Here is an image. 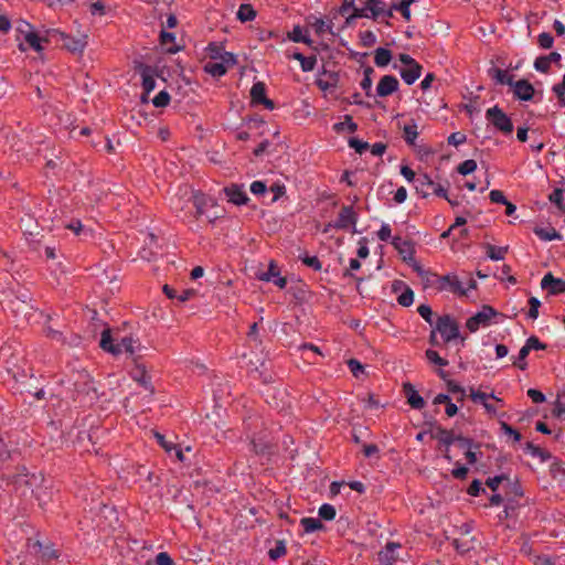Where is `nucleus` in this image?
Returning a JSON list of instances; mask_svg holds the SVG:
<instances>
[{
    "mask_svg": "<svg viewBox=\"0 0 565 565\" xmlns=\"http://www.w3.org/2000/svg\"><path fill=\"white\" fill-rule=\"evenodd\" d=\"M42 480V475L29 473L24 466H19L15 473L11 477L9 484H3L7 490L21 500L28 501L32 498L33 487Z\"/></svg>",
    "mask_w": 565,
    "mask_h": 565,
    "instance_id": "f257e3e1",
    "label": "nucleus"
},
{
    "mask_svg": "<svg viewBox=\"0 0 565 565\" xmlns=\"http://www.w3.org/2000/svg\"><path fill=\"white\" fill-rule=\"evenodd\" d=\"M20 466L19 454H11L0 441V488L9 484L11 477L15 473V469Z\"/></svg>",
    "mask_w": 565,
    "mask_h": 565,
    "instance_id": "f03ea898",
    "label": "nucleus"
},
{
    "mask_svg": "<svg viewBox=\"0 0 565 565\" xmlns=\"http://www.w3.org/2000/svg\"><path fill=\"white\" fill-rule=\"evenodd\" d=\"M47 34L52 36V41L61 44L71 53H82L87 45L86 36L73 38L58 30H50Z\"/></svg>",
    "mask_w": 565,
    "mask_h": 565,
    "instance_id": "7ed1b4c3",
    "label": "nucleus"
},
{
    "mask_svg": "<svg viewBox=\"0 0 565 565\" xmlns=\"http://www.w3.org/2000/svg\"><path fill=\"white\" fill-rule=\"evenodd\" d=\"M486 118L489 122L503 135L513 132V122L511 118L499 107L493 106L486 111Z\"/></svg>",
    "mask_w": 565,
    "mask_h": 565,
    "instance_id": "20e7f679",
    "label": "nucleus"
},
{
    "mask_svg": "<svg viewBox=\"0 0 565 565\" xmlns=\"http://www.w3.org/2000/svg\"><path fill=\"white\" fill-rule=\"evenodd\" d=\"M416 191L423 198H427L430 193H434L439 198L447 199V189L441 184L434 182L426 173L419 174L416 178Z\"/></svg>",
    "mask_w": 565,
    "mask_h": 565,
    "instance_id": "39448f33",
    "label": "nucleus"
},
{
    "mask_svg": "<svg viewBox=\"0 0 565 565\" xmlns=\"http://www.w3.org/2000/svg\"><path fill=\"white\" fill-rule=\"evenodd\" d=\"M445 291L451 292L457 297H466L469 289L477 288V281L469 277L467 281V288L463 287V282L459 279L456 274L444 275Z\"/></svg>",
    "mask_w": 565,
    "mask_h": 565,
    "instance_id": "423d86ee",
    "label": "nucleus"
},
{
    "mask_svg": "<svg viewBox=\"0 0 565 565\" xmlns=\"http://www.w3.org/2000/svg\"><path fill=\"white\" fill-rule=\"evenodd\" d=\"M435 328L440 333L445 343H448L460 335L457 321L449 315L438 317Z\"/></svg>",
    "mask_w": 565,
    "mask_h": 565,
    "instance_id": "0eeeda50",
    "label": "nucleus"
},
{
    "mask_svg": "<svg viewBox=\"0 0 565 565\" xmlns=\"http://www.w3.org/2000/svg\"><path fill=\"white\" fill-rule=\"evenodd\" d=\"M495 316L497 311L492 307L483 306L482 310L467 320L466 327L470 332H476L481 326H488L491 319Z\"/></svg>",
    "mask_w": 565,
    "mask_h": 565,
    "instance_id": "6e6552de",
    "label": "nucleus"
},
{
    "mask_svg": "<svg viewBox=\"0 0 565 565\" xmlns=\"http://www.w3.org/2000/svg\"><path fill=\"white\" fill-rule=\"evenodd\" d=\"M250 102L253 105H263L266 109L275 108L274 100L266 96V85L263 82H256L250 88Z\"/></svg>",
    "mask_w": 565,
    "mask_h": 565,
    "instance_id": "1a4fd4ad",
    "label": "nucleus"
},
{
    "mask_svg": "<svg viewBox=\"0 0 565 565\" xmlns=\"http://www.w3.org/2000/svg\"><path fill=\"white\" fill-rule=\"evenodd\" d=\"M431 438L438 440L446 447L445 458L450 461L451 457L449 456V446L455 443L454 430H448L443 428L440 425H436L431 429Z\"/></svg>",
    "mask_w": 565,
    "mask_h": 565,
    "instance_id": "9d476101",
    "label": "nucleus"
},
{
    "mask_svg": "<svg viewBox=\"0 0 565 565\" xmlns=\"http://www.w3.org/2000/svg\"><path fill=\"white\" fill-rule=\"evenodd\" d=\"M356 221L358 217L353 207L350 205H344L339 212L338 218L334 223V227L339 230H348L350 227H354Z\"/></svg>",
    "mask_w": 565,
    "mask_h": 565,
    "instance_id": "9b49d317",
    "label": "nucleus"
},
{
    "mask_svg": "<svg viewBox=\"0 0 565 565\" xmlns=\"http://www.w3.org/2000/svg\"><path fill=\"white\" fill-rule=\"evenodd\" d=\"M418 273L425 288H431L437 292L445 291L444 275H438L430 270H419Z\"/></svg>",
    "mask_w": 565,
    "mask_h": 565,
    "instance_id": "f8f14e48",
    "label": "nucleus"
},
{
    "mask_svg": "<svg viewBox=\"0 0 565 565\" xmlns=\"http://www.w3.org/2000/svg\"><path fill=\"white\" fill-rule=\"evenodd\" d=\"M541 287L551 295L565 292V279L556 278L552 273H547L541 280Z\"/></svg>",
    "mask_w": 565,
    "mask_h": 565,
    "instance_id": "ddd939ff",
    "label": "nucleus"
},
{
    "mask_svg": "<svg viewBox=\"0 0 565 565\" xmlns=\"http://www.w3.org/2000/svg\"><path fill=\"white\" fill-rule=\"evenodd\" d=\"M206 52L211 61L221 60L232 65L236 63L234 54L225 52L223 45L218 43L211 42L206 47Z\"/></svg>",
    "mask_w": 565,
    "mask_h": 565,
    "instance_id": "4468645a",
    "label": "nucleus"
},
{
    "mask_svg": "<svg viewBox=\"0 0 565 565\" xmlns=\"http://www.w3.org/2000/svg\"><path fill=\"white\" fill-rule=\"evenodd\" d=\"M401 547L402 545L399 543L388 542L385 547L379 552V565H394V563L398 559L396 550Z\"/></svg>",
    "mask_w": 565,
    "mask_h": 565,
    "instance_id": "2eb2a0df",
    "label": "nucleus"
},
{
    "mask_svg": "<svg viewBox=\"0 0 565 565\" xmlns=\"http://www.w3.org/2000/svg\"><path fill=\"white\" fill-rule=\"evenodd\" d=\"M514 97L520 100H531L534 96L535 89L527 79H519L512 84Z\"/></svg>",
    "mask_w": 565,
    "mask_h": 565,
    "instance_id": "dca6fc26",
    "label": "nucleus"
},
{
    "mask_svg": "<svg viewBox=\"0 0 565 565\" xmlns=\"http://www.w3.org/2000/svg\"><path fill=\"white\" fill-rule=\"evenodd\" d=\"M399 86L398 79L393 75H384L376 87V94L380 97H386L397 92Z\"/></svg>",
    "mask_w": 565,
    "mask_h": 565,
    "instance_id": "f3484780",
    "label": "nucleus"
},
{
    "mask_svg": "<svg viewBox=\"0 0 565 565\" xmlns=\"http://www.w3.org/2000/svg\"><path fill=\"white\" fill-rule=\"evenodd\" d=\"M156 75H157L156 70L152 68L151 66L143 65L141 67V78H142V89H143L142 102H146L150 92H152L154 89Z\"/></svg>",
    "mask_w": 565,
    "mask_h": 565,
    "instance_id": "a211bd4d",
    "label": "nucleus"
},
{
    "mask_svg": "<svg viewBox=\"0 0 565 565\" xmlns=\"http://www.w3.org/2000/svg\"><path fill=\"white\" fill-rule=\"evenodd\" d=\"M224 193L228 200V202L235 205L246 204L248 201V196L243 189V185L231 184L224 189Z\"/></svg>",
    "mask_w": 565,
    "mask_h": 565,
    "instance_id": "6ab92c4d",
    "label": "nucleus"
},
{
    "mask_svg": "<svg viewBox=\"0 0 565 565\" xmlns=\"http://www.w3.org/2000/svg\"><path fill=\"white\" fill-rule=\"evenodd\" d=\"M32 498H34L42 507L52 500L51 487L46 484V480L42 476V480L33 487Z\"/></svg>",
    "mask_w": 565,
    "mask_h": 565,
    "instance_id": "aec40b11",
    "label": "nucleus"
},
{
    "mask_svg": "<svg viewBox=\"0 0 565 565\" xmlns=\"http://www.w3.org/2000/svg\"><path fill=\"white\" fill-rule=\"evenodd\" d=\"M403 391L405 396L407 397V403L414 409H422L425 406L424 398L417 393L414 386L411 383H405L403 385Z\"/></svg>",
    "mask_w": 565,
    "mask_h": 565,
    "instance_id": "412c9836",
    "label": "nucleus"
},
{
    "mask_svg": "<svg viewBox=\"0 0 565 565\" xmlns=\"http://www.w3.org/2000/svg\"><path fill=\"white\" fill-rule=\"evenodd\" d=\"M392 245L401 255H403L404 259L413 258L415 254V248L414 244L411 241L404 239L399 236H395L392 239Z\"/></svg>",
    "mask_w": 565,
    "mask_h": 565,
    "instance_id": "4be33fe9",
    "label": "nucleus"
},
{
    "mask_svg": "<svg viewBox=\"0 0 565 565\" xmlns=\"http://www.w3.org/2000/svg\"><path fill=\"white\" fill-rule=\"evenodd\" d=\"M74 386L77 396L88 395L89 392L94 390L90 375L85 371L77 373V380L75 381Z\"/></svg>",
    "mask_w": 565,
    "mask_h": 565,
    "instance_id": "5701e85b",
    "label": "nucleus"
},
{
    "mask_svg": "<svg viewBox=\"0 0 565 565\" xmlns=\"http://www.w3.org/2000/svg\"><path fill=\"white\" fill-rule=\"evenodd\" d=\"M6 309L9 310L14 317L20 315L26 316L31 307L24 300H20L18 297L9 299L6 305Z\"/></svg>",
    "mask_w": 565,
    "mask_h": 565,
    "instance_id": "b1692460",
    "label": "nucleus"
},
{
    "mask_svg": "<svg viewBox=\"0 0 565 565\" xmlns=\"http://www.w3.org/2000/svg\"><path fill=\"white\" fill-rule=\"evenodd\" d=\"M131 377L140 383L146 390L150 393H153V387L151 385V377L146 371V367L142 365H136V367L131 371Z\"/></svg>",
    "mask_w": 565,
    "mask_h": 565,
    "instance_id": "393cba45",
    "label": "nucleus"
},
{
    "mask_svg": "<svg viewBox=\"0 0 565 565\" xmlns=\"http://www.w3.org/2000/svg\"><path fill=\"white\" fill-rule=\"evenodd\" d=\"M24 40L31 49L41 52L44 49L43 43L52 42V36L47 33L45 36H40L36 32H29L25 34Z\"/></svg>",
    "mask_w": 565,
    "mask_h": 565,
    "instance_id": "a878e982",
    "label": "nucleus"
},
{
    "mask_svg": "<svg viewBox=\"0 0 565 565\" xmlns=\"http://www.w3.org/2000/svg\"><path fill=\"white\" fill-rule=\"evenodd\" d=\"M415 0H399V3H393L386 11V18H393V11H398L406 21H411L409 7Z\"/></svg>",
    "mask_w": 565,
    "mask_h": 565,
    "instance_id": "bb28decb",
    "label": "nucleus"
},
{
    "mask_svg": "<svg viewBox=\"0 0 565 565\" xmlns=\"http://www.w3.org/2000/svg\"><path fill=\"white\" fill-rule=\"evenodd\" d=\"M227 65H232L231 63H226L220 60V62L209 61L204 64V72L212 75L213 77H221L226 74Z\"/></svg>",
    "mask_w": 565,
    "mask_h": 565,
    "instance_id": "cd10ccee",
    "label": "nucleus"
},
{
    "mask_svg": "<svg viewBox=\"0 0 565 565\" xmlns=\"http://www.w3.org/2000/svg\"><path fill=\"white\" fill-rule=\"evenodd\" d=\"M422 70L423 67L420 64L414 63L413 66L403 68L401 71V77L407 85H412L420 77Z\"/></svg>",
    "mask_w": 565,
    "mask_h": 565,
    "instance_id": "c85d7f7f",
    "label": "nucleus"
},
{
    "mask_svg": "<svg viewBox=\"0 0 565 565\" xmlns=\"http://www.w3.org/2000/svg\"><path fill=\"white\" fill-rule=\"evenodd\" d=\"M99 345L104 351L110 352L114 355L120 354L121 349L117 348L116 344L114 343V339L111 337L109 329H106L102 332Z\"/></svg>",
    "mask_w": 565,
    "mask_h": 565,
    "instance_id": "c756f323",
    "label": "nucleus"
},
{
    "mask_svg": "<svg viewBox=\"0 0 565 565\" xmlns=\"http://www.w3.org/2000/svg\"><path fill=\"white\" fill-rule=\"evenodd\" d=\"M489 76L495 81L497 84L500 85H509L512 86L513 84V75H510L508 71L492 67L489 70Z\"/></svg>",
    "mask_w": 565,
    "mask_h": 565,
    "instance_id": "7c9ffc66",
    "label": "nucleus"
},
{
    "mask_svg": "<svg viewBox=\"0 0 565 565\" xmlns=\"http://www.w3.org/2000/svg\"><path fill=\"white\" fill-rule=\"evenodd\" d=\"M34 554L43 561L55 559L58 557L57 552L50 546H44L39 541L33 544Z\"/></svg>",
    "mask_w": 565,
    "mask_h": 565,
    "instance_id": "2f4dec72",
    "label": "nucleus"
},
{
    "mask_svg": "<svg viewBox=\"0 0 565 565\" xmlns=\"http://www.w3.org/2000/svg\"><path fill=\"white\" fill-rule=\"evenodd\" d=\"M367 9L371 12V17L375 20L380 15L386 17V4L382 0H366Z\"/></svg>",
    "mask_w": 565,
    "mask_h": 565,
    "instance_id": "473e14b6",
    "label": "nucleus"
},
{
    "mask_svg": "<svg viewBox=\"0 0 565 565\" xmlns=\"http://www.w3.org/2000/svg\"><path fill=\"white\" fill-rule=\"evenodd\" d=\"M300 524L305 533H312L318 530L324 529L322 521L319 518H302Z\"/></svg>",
    "mask_w": 565,
    "mask_h": 565,
    "instance_id": "72a5a7b5",
    "label": "nucleus"
},
{
    "mask_svg": "<svg viewBox=\"0 0 565 565\" xmlns=\"http://www.w3.org/2000/svg\"><path fill=\"white\" fill-rule=\"evenodd\" d=\"M534 233L542 241L561 239V234L552 226L550 227H535Z\"/></svg>",
    "mask_w": 565,
    "mask_h": 565,
    "instance_id": "f704fd0d",
    "label": "nucleus"
},
{
    "mask_svg": "<svg viewBox=\"0 0 565 565\" xmlns=\"http://www.w3.org/2000/svg\"><path fill=\"white\" fill-rule=\"evenodd\" d=\"M292 57L300 62L303 72H310L316 67L317 57L315 55L305 56L302 53L296 52Z\"/></svg>",
    "mask_w": 565,
    "mask_h": 565,
    "instance_id": "c9c22d12",
    "label": "nucleus"
},
{
    "mask_svg": "<svg viewBox=\"0 0 565 565\" xmlns=\"http://www.w3.org/2000/svg\"><path fill=\"white\" fill-rule=\"evenodd\" d=\"M392 60V53L390 50L384 47H379L374 53V63L379 67H384L390 64Z\"/></svg>",
    "mask_w": 565,
    "mask_h": 565,
    "instance_id": "e433bc0d",
    "label": "nucleus"
},
{
    "mask_svg": "<svg viewBox=\"0 0 565 565\" xmlns=\"http://www.w3.org/2000/svg\"><path fill=\"white\" fill-rule=\"evenodd\" d=\"M256 18V11L249 3H243L237 11V19L242 22L253 21Z\"/></svg>",
    "mask_w": 565,
    "mask_h": 565,
    "instance_id": "4c0bfd02",
    "label": "nucleus"
},
{
    "mask_svg": "<svg viewBox=\"0 0 565 565\" xmlns=\"http://www.w3.org/2000/svg\"><path fill=\"white\" fill-rule=\"evenodd\" d=\"M138 341L132 339L131 337H124L119 342L116 343L117 348H120V353L125 352L130 355H134L136 352V343Z\"/></svg>",
    "mask_w": 565,
    "mask_h": 565,
    "instance_id": "58836bf2",
    "label": "nucleus"
},
{
    "mask_svg": "<svg viewBox=\"0 0 565 565\" xmlns=\"http://www.w3.org/2000/svg\"><path fill=\"white\" fill-rule=\"evenodd\" d=\"M487 256L491 258L492 260H500L505 257V254L508 253V246L505 247H498L491 244H487L486 246Z\"/></svg>",
    "mask_w": 565,
    "mask_h": 565,
    "instance_id": "ea45409f",
    "label": "nucleus"
},
{
    "mask_svg": "<svg viewBox=\"0 0 565 565\" xmlns=\"http://www.w3.org/2000/svg\"><path fill=\"white\" fill-rule=\"evenodd\" d=\"M280 275V269L275 260H270L267 271L259 275V279L264 281H271Z\"/></svg>",
    "mask_w": 565,
    "mask_h": 565,
    "instance_id": "a19ab883",
    "label": "nucleus"
},
{
    "mask_svg": "<svg viewBox=\"0 0 565 565\" xmlns=\"http://www.w3.org/2000/svg\"><path fill=\"white\" fill-rule=\"evenodd\" d=\"M374 73V70L371 66H367L364 68V76L360 83L363 90H365L366 95H371V87H372V74Z\"/></svg>",
    "mask_w": 565,
    "mask_h": 565,
    "instance_id": "79ce46f5",
    "label": "nucleus"
},
{
    "mask_svg": "<svg viewBox=\"0 0 565 565\" xmlns=\"http://www.w3.org/2000/svg\"><path fill=\"white\" fill-rule=\"evenodd\" d=\"M425 356L429 363L436 364L440 367L448 365V361L446 359L441 358L438 354V352L435 350H431V349L426 350Z\"/></svg>",
    "mask_w": 565,
    "mask_h": 565,
    "instance_id": "37998d69",
    "label": "nucleus"
},
{
    "mask_svg": "<svg viewBox=\"0 0 565 565\" xmlns=\"http://www.w3.org/2000/svg\"><path fill=\"white\" fill-rule=\"evenodd\" d=\"M404 131V139L405 141L413 146L415 143V140L416 138L418 137V131H417V125L416 124H413V125H406L403 129Z\"/></svg>",
    "mask_w": 565,
    "mask_h": 565,
    "instance_id": "c03bdc74",
    "label": "nucleus"
},
{
    "mask_svg": "<svg viewBox=\"0 0 565 565\" xmlns=\"http://www.w3.org/2000/svg\"><path fill=\"white\" fill-rule=\"evenodd\" d=\"M447 390L448 392L458 395V402H462L466 397L465 388L452 380H447Z\"/></svg>",
    "mask_w": 565,
    "mask_h": 565,
    "instance_id": "a18cd8bd",
    "label": "nucleus"
},
{
    "mask_svg": "<svg viewBox=\"0 0 565 565\" xmlns=\"http://www.w3.org/2000/svg\"><path fill=\"white\" fill-rule=\"evenodd\" d=\"M335 509L333 505L324 503L319 508V519L331 521L335 518Z\"/></svg>",
    "mask_w": 565,
    "mask_h": 565,
    "instance_id": "49530a36",
    "label": "nucleus"
},
{
    "mask_svg": "<svg viewBox=\"0 0 565 565\" xmlns=\"http://www.w3.org/2000/svg\"><path fill=\"white\" fill-rule=\"evenodd\" d=\"M476 169H477V162L473 159L465 160L457 167L458 173H460L462 175L470 174V173L475 172Z\"/></svg>",
    "mask_w": 565,
    "mask_h": 565,
    "instance_id": "de8ad7c7",
    "label": "nucleus"
},
{
    "mask_svg": "<svg viewBox=\"0 0 565 565\" xmlns=\"http://www.w3.org/2000/svg\"><path fill=\"white\" fill-rule=\"evenodd\" d=\"M548 200L554 203L558 210L565 212V206L563 205L564 193L562 189H555L550 195Z\"/></svg>",
    "mask_w": 565,
    "mask_h": 565,
    "instance_id": "09e8293b",
    "label": "nucleus"
},
{
    "mask_svg": "<svg viewBox=\"0 0 565 565\" xmlns=\"http://www.w3.org/2000/svg\"><path fill=\"white\" fill-rule=\"evenodd\" d=\"M414 301V292L409 287H406L405 290L398 296L397 302L403 307H409Z\"/></svg>",
    "mask_w": 565,
    "mask_h": 565,
    "instance_id": "8fccbe9b",
    "label": "nucleus"
},
{
    "mask_svg": "<svg viewBox=\"0 0 565 565\" xmlns=\"http://www.w3.org/2000/svg\"><path fill=\"white\" fill-rule=\"evenodd\" d=\"M287 548L285 546V543L282 541H278L276 543V546L274 548H270L268 552V555L270 559L276 561L280 558L281 556L286 555Z\"/></svg>",
    "mask_w": 565,
    "mask_h": 565,
    "instance_id": "3c124183",
    "label": "nucleus"
},
{
    "mask_svg": "<svg viewBox=\"0 0 565 565\" xmlns=\"http://www.w3.org/2000/svg\"><path fill=\"white\" fill-rule=\"evenodd\" d=\"M360 268H361V263H360V260H359V259H356V258H352V259L350 260V268H349V269H347V270L344 271V274H343V276H344V277H352V278H354V279L356 280L358 287H359V286H360V284L363 281V278L354 276V275L351 273V270H358V269H360Z\"/></svg>",
    "mask_w": 565,
    "mask_h": 565,
    "instance_id": "603ef678",
    "label": "nucleus"
},
{
    "mask_svg": "<svg viewBox=\"0 0 565 565\" xmlns=\"http://www.w3.org/2000/svg\"><path fill=\"white\" fill-rule=\"evenodd\" d=\"M170 95L168 92L166 90H161L153 99H152V104L154 107H158V108H161V107H166L169 105L170 103Z\"/></svg>",
    "mask_w": 565,
    "mask_h": 565,
    "instance_id": "864d4df0",
    "label": "nucleus"
},
{
    "mask_svg": "<svg viewBox=\"0 0 565 565\" xmlns=\"http://www.w3.org/2000/svg\"><path fill=\"white\" fill-rule=\"evenodd\" d=\"M470 398L473 402H480L482 405L484 402H488V398H493L497 402H502L500 398L495 397L493 394L488 395L487 393L480 392V391H473L471 390Z\"/></svg>",
    "mask_w": 565,
    "mask_h": 565,
    "instance_id": "5fc2aeb1",
    "label": "nucleus"
},
{
    "mask_svg": "<svg viewBox=\"0 0 565 565\" xmlns=\"http://www.w3.org/2000/svg\"><path fill=\"white\" fill-rule=\"evenodd\" d=\"M534 67L536 71H539L541 73H548L550 68H551V63H550L548 58L546 57V55L536 57V60L534 62Z\"/></svg>",
    "mask_w": 565,
    "mask_h": 565,
    "instance_id": "6e6d98bb",
    "label": "nucleus"
},
{
    "mask_svg": "<svg viewBox=\"0 0 565 565\" xmlns=\"http://www.w3.org/2000/svg\"><path fill=\"white\" fill-rule=\"evenodd\" d=\"M300 259L306 266L312 268L316 271H320L322 268V263L320 262V259L317 256H308L307 255L305 257H301Z\"/></svg>",
    "mask_w": 565,
    "mask_h": 565,
    "instance_id": "4d7b16f0",
    "label": "nucleus"
},
{
    "mask_svg": "<svg viewBox=\"0 0 565 565\" xmlns=\"http://www.w3.org/2000/svg\"><path fill=\"white\" fill-rule=\"evenodd\" d=\"M529 350L523 345L521 350L519 351L518 359L513 362V365H515L518 369L524 371L527 366V363L525 362L526 356L529 355Z\"/></svg>",
    "mask_w": 565,
    "mask_h": 565,
    "instance_id": "13d9d810",
    "label": "nucleus"
},
{
    "mask_svg": "<svg viewBox=\"0 0 565 565\" xmlns=\"http://www.w3.org/2000/svg\"><path fill=\"white\" fill-rule=\"evenodd\" d=\"M347 363L354 377L359 379L364 373V366L356 359H350Z\"/></svg>",
    "mask_w": 565,
    "mask_h": 565,
    "instance_id": "bf43d9fd",
    "label": "nucleus"
},
{
    "mask_svg": "<svg viewBox=\"0 0 565 565\" xmlns=\"http://www.w3.org/2000/svg\"><path fill=\"white\" fill-rule=\"evenodd\" d=\"M524 347L529 350V352L531 350H545L546 349V344L542 343L537 337L535 335H532L530 337Z\"/></svg>",
    "mask_w": 565,
    "mask_h": 565,
    "instance_id": "052dcab7",
    "label": "nucleus"
},
{
    "mask_svg": "<svg viewBox=\"0 0 565 565\" xmlns=\"http://www.w3.org/2000/svg\"><path fill=\"white\" fill-rule=\"evenodd\" d=\"M529 306L530 309L527 316L529 318L535 320L539 317V308L541 307V301L535 297H531L529 299Z\"/></svg>",
    "mask_w": 565,
    "mask_h": 565,
    "instance_id": "680f3d73",
    "label": "nucleus"
},
{
    "mask_svg": "<svg viewBox=\"0 0 565 565\" xmlns=\"http://www.w3.org/2000/svg\"><path fill=\"white\" fill-rule=\"evenodd\" d=\"M417 312L426 322L433 326V310L428 305L418 306Z\"/></svg>",
    "mask_w": 565,
    "mask_h": 565,
    "instance_id": "e2e57ef3",
    "label": "nucleus"
},
{
    "mask_svg": "<svg viewBox=\"0 0 565 565\" xmlns=\"http://www.w3.org/2000/svg\"><path fill=\"white\" fill-rule=\"evenodd\" d=\"M250 450L255 454V455H265L268 450V445L266 443H263V441H256L254 438L250 439Z\"/></svg>",
    "mask_w": 565,
    "mask_h": 565,
    "instance_id": "0e129e2a",
    "label": "nucleus"
},
{
    "mask_svg": "<svg viewBox=\"0 0 565 565\" xmlns=\"http://www.w3.org/2000/svg\"><path fill=\"white\" fill-rule=\"evenodd\" d=\"M537 43L542 49H551L553 46L554 39L550 33L543 32L539 35Z\"/></svg>",
    "mask_w": 565,
    "mask_h": 565,
    "instance_id": "69168bd1",
    "label": "nucleus"
},
{
    "mask_svg": "<svg viewBox=\"0 0 565 565\" xmlns=\"http://www.w3.org/2000/svg\"><path fill=\"white\" fill-rule=\"evenodd\" d=\"M349 146L351 148H353L360 154H362L365 150L369 149V143L364 142L358 138H351L349 140Z\"/></svg>",
    "mask_w": 565,
    "mask_h": 565,
    "instance_id": "338daca9",
    "label": "nucleus"
},
{
    "mask_svg": "<svg viewBox=\"0 0 565 565\" xmlns=\"http://www.w3.org/2000/svg\"><path fill=\"white\" fill-rule=\"evenodd\" d=\"M565 413V402L562 401L559 396H557L556 401L554 402V407L552 411L553 416L557 418H562L563 414Z\"/></svg>",
    "mask_w": 565,
    "mask_h": 565,
    "instance_id": "774afa93",
    "label": "nucleus"
}]
</instances>
